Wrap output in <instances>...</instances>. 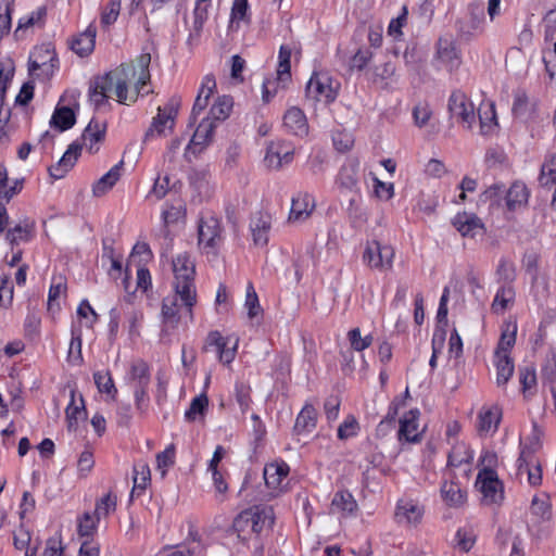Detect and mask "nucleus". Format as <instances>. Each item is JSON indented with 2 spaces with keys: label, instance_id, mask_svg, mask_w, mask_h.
<instances>
[{
  "label": "nucleus",
  "instance_id": "1",
  "mask_svg": "<svg viewBox=\"0 0 556 556\" xmlns=\"http://www.w3.org/2000/svg\"><path fill=\"white\" fill-rule=\"evenodd\" d=\"M150 62L151 55L144 53L138 58L139 72L134 64H121L115 70L98 77L91 90V97L96 103L102 104L112 98L121 104L130 105L139 97L153 93V89L147 88L151 83Z\"/></svg>",
  "mask_w": 556,
  "mask_h": 556
},
{
  "label": "nucleus",
  "instance_id": "2",
  "mask_svg": "<svg viewBox=\"0 0 556 556\" xmlns=\"http://www.w3.org/2000/svg\"><path fill=\"white\" fill-rule=\"evenodd\" d=\"M275 522L274 509L258 504L241 510L231 525L236 534L233 549L238 556H264L265 544L262 533L265 527L271 528Z\"/></svg>",
  "mask_w": 556,
  "mask_h": 556
},
{
  "label": "nucleus",
  "instance_id": "3",
  "mask_svg": "<svg viewBox=\"0 0 556 556\" xmlns=\"http://www.w3.org/2000/svg\"><path fill=\"white\" fill-rule=\"evenodd\" d=\"M174 279L172 282L181 301V306L188 314L190 323L194 321V307L198 304V291L195 286V265L188 252L177 254L173 261Z\"/></svg>",
  "mask_w": 556,
  "mask_h": 556
},
{
  "label": "nucleus",
  "instance_id": "4",
  "mask_svg": "<svg viewBox=\"0 0 556 556\" xmlns=\"http://www.w3.org/2000/svg\"><path fill=\"white\" fill-rule=\"evenodd\" d=\"M180 100L170 98L164 106H159L156 115L152 117L149 128L146 130L142 143L148 144L160 137H166L174 129Z\"/></svg>",
  "mask_w": 556,
  "mask_h": 556
},
{
  "label": "nucleus",
  "instance_id": "5",
  "mask_svg": "<svg viewBox=\"0 0 556 556\" xmlns=\"http://www.w3.org/2000/svg\"><path fill=\"white\" fill-rule=\"evenodd\" d=\"M341 84L328 72H313L305 87V96L314 102L331 104L339 96Z\"/></svg>",
  "mask_w": 556,
  "mask_h": 556
},
{
  "label": "nucleus",
  "instance_id": "6",
  "mask_svg": "<svg viewBox=\"0 0 556 556\" xmlns=\"http://www.w3.org/2000/svg\"><path fill=\"white\" fill-rule=\"evenodd\" d=\"M198 241L206 255L217 256L224 242L220 219L212 214L202 216L198 224Z\"/></svg>",
  "mask_w": 556,
  "mask_h": 556
},
{
  "label": "nucleus",
  "instance_id": "7",
  "mask_svg": "<svg viewBox=\"0 0 556 556\" xmlns=\"http://www.w3.org/2000/svg\"><path fill=\"white\" fill-rule=\"evenodd\" d=\"M394 258L395 250L391 244H383L376 239L366 241L362 261L369 269L389 271L393 268Z\"/></svg>",
  "mask_w": 556,
  "mask_h": 556
},
{
  "label": "nucleus",
  "instance_id": "8",
  "mask_svg": "<svg viewBox=\"0 0 556 556\" xmlns=\"http://www.w3.org/2000/svg\"><path fill=\"white\" fill-rule=\"evenodd\" d=\"M452 118L467 129H471L476 122V111L471 99L460 89L453 90L447 101Z\"/></svg>",
  "mask_w": 556,
  "mask_h": 556
},
{
  "label": "nucleus",
  "instance_id": "9",
  "mask_svg": "<svg viewBox=\"0 0 556 556\" xmlns=\"http://www.w3.org/2000/svg\"><path fill=\"white\" fill-rule=\"evenodd\" d=\"M485 505L500 504L504 498V488L497 472L489 467L482 468L476 481Z\"/></svg>",
  "mask_w": 556,
  "mask_h": 556
},
{
  "label": "nucleus",
  "instance_id": "10",
  "mask_svg": "<svg viewBox=\"0 0 556 556\" xmlns=\"http://www.w3.org/2000/svg\"><path fill=\"white\" fill-rule=\"evenodd\" d=\"M541 447L542 442L540 438V431L536 424H534L531 434L520 440L519 456L516 462L517 475H522L525 467L538 464V462H540L538 453Z\"/></svg>",
  "mask_w": 556,
  "mask_h": 556
},
{
  "label": "nucleus",
  "instance_id": "11",
  "mask_svg": "<svg viewBox=\"0 0 556 556\" xmlns=\"http://www.w3.org/2000/svg\"><path fill=\"white\" fill-rule=\"evenodd\" d=\"M182 314L188 317V314L181 306L180 296L175 291L174 294L165 296L161 305L162 332L170 333L177 329Z\"/></svg>",
  "mask_w": 556,
  "mask_h": 556
},
{
  "label": "nucleus",
  "instance_id": "12",
  "mask_svg": "<svg viewBox=\"0 0 556 556\" xmlns=\"http://www.w3.org/2000/svg\"><path fill=\"white\" fill-rule=\"evenodd\" d=\"M433 60L451 73L456 71L462 63L456 41L452 37H440L435 43Z\"/></svg>",
  "mask_w": 556,
  "mask_h": 556
},
{
  "label": "nucleus",
  "instance_id": "13",
  "mask_svg": "<svg viewBox=\"0 0 556 556\" xmlns=\"http://www.w3.org/2000/svg\"><path fill=\"white\" fill-rule=\"evenodd\" d=\"M451 224L464 238L473 239L479 235H484L486 231L482 219L471 212L463 211L456 213L452 218Z\"/></svg>",
  "mask_w": 556,
  "mask_h": 556
},
{
  "label": "nucleus",
  "instance_id": "14",
  "mask_svg": "<svg viewBox=\"0 0 556 556\" xmlns=\"http://www.w3.org/2000/svg\"><path fill=\"white\" fill-rule=\"evenodd\" d=\"M420 410L418 408L405 412L399 420L397 440L401 443H419L422 432L419 431Z\"/></svg>",
  "mask_w": 556,
  "mask_h": 556
},
{
  "label": "nucleus",
  "instance_id": "15",
  "mask_svg": "<svg viewBox=\"0 0 556 556\" xmlns=\"http://www.w3.org/2000/svg\"><path fill=\"white\" fill-rule=\"evenodd\" d=\"M216 124L210 118H203L195 128L193 136L186 148L185 156L191 161V155L197 157L211 142Z\"/></svg>",
  "mask_w": 556,
  "mask_h": 556
},
{
  "label": "nucleus",
  "instance_id": "16",
  "mask_svg": "<svg viewBox=\"0 0 556 556\" xmlns=\"http://www.w3.org/2000/svg\"><path fill=\"white\" fill-rule=\"evenodd\" d=\"M227 343L228 338L223 337L218 330H212L206 336L203 350L208 351L210 348H215L218 361L224 365H229L236 358L238 350V340L236 341L235 345L230 349L227 348Z\"/></svg>",
  "mask_w": 556,
  "mask_h": 556
},
{
  "label": "nucleus",
  "instance_id": "17",
  "mask_svg": "<svg viewBox=\"0 0 556 556\" xmlns=\"http://www.w3.org/2000/svg\"><path fill=\"white\" fill-rule=\"evenodd\" d=\"M316 207L315 198L307 192H299L291 200L288 220L303 223L311 217Z\"/></svg>",
  "mask_w": 556,
  "mask_h": 556
},
{
  "label": "nucleus",
  "instance_id": "18",
  "mask_svg": "<svg viewBox=\"0 0 556 556\" xmlns=\"http://www.w3.org/2000/svg\"><path fill=\"white\" fill-rule=\"evenodd\" d=\"M502 408L496 404L482 406L477 418L479 434L488 435L495 433L502 420Z\"/></svg>",
  "mask_w": 556,
  "mask_h": 556
},
{
  "label": "nucleus",
  "instance_id": "19",
  "mask_svg": "<svg viewBox=\"0 0 556 556\" xmlns=\"http://www.w3.org/2000/svg\"><path fill=\"white\" fill-rule=\"evenodd\" d=\"M294 149L285 142H271L266 151L265 162L269 168L279 169L293 160Z\"/></svg>",
  "mask_w": 556,
  "mask_h": 556
},
{
  "label": "nucleus",
  "instance_id": "20",
  "mask_svg": "<svg viewBox=\"0 0 556 556\" xmlns=\"http://www.w3.org/2000/svg\"><path fill=\"white\" fill-rule=\"evenodd\" d=\"M358 511V504L354 495L346 489L338 490L330 503V513L339 514L342 518L354 517Z\"/></svg>",
  "mask_w": 556,
  "mask_h": 556
},
{
  "label": "nucleus",
  "instance_id": "21",
  "mask_svg": "<svg viewBox=\"0 0 556 556\" xmlns=\"http://www.w3.org/2000/svg\"><path fill=\"white\" fill-rule=\"evenodd\" d=\"M271 229V215L266 212H257L250 222V230L255 245L265 247L269 240Z\"/></svg>",
  "mask_w": 556,
  "mask_h": 556
},
{
  "label": "nucleus",
  "instance_id": "22",
  "mask_svg": "<svg viewBox=\"0 0 556 556\" xmlns=\"http://www.w3.org/2000/svg\"><path fill=\"white\" fill-rule=\"evenodd\" d=\"M80 152L81 146L78 143V141L71 143L59 162L49 167L51 177L54 179L63 178L73 168L78 160Z\"/></svg>",
  "mask_w": 556,
  "mask_h": 556
},
{
  "label": "nucleus",
  "instance_id": "23",
  "mask_svg": "<svg viewBox=\"0 0 556 556\" xmlns=\"http://www.w3.org/2000/svg\"><path fill=\"white\" fill-rule=\"evenodd\" d=\"M97 28L90 24L83 33L74 36L70 41L71 50L80 58L89 56L96 47Z\"/></svg>",
  "mask_w": 556,
  "mask_h": 556
},
{
  "label": "nucleus",
  "instance_id": "24",
  "mask_svg": "<svg viewBox=\"0 0 556 556\" xmlns=\"http://www.w3.org/2000/svg\"><path fill=\"white\" fill-rule=\"evenodd\" d=\"M105 137V126L96 121H90L84 132L81 134L80 141L78 143L81 149L85 148L89 153H97L100 149V144Z\"/></svg>",
  "mask_w": 556,
  "mask_h": 556
},
{
  "label": "nucleus",
  "instance_id": "25",
  "mask_svg": "<svg viewBox=\"0 0 556 556\" xmlns=\"http://www.w3.org/2000/svg\"><path fill=\"white\" fill-rule=\"evenodd\" d=\"M317 409L312 403L305 402V404L296 415L293 425V433L296 435L308 434L317 427Z\"/></svg>",
  "mask_w": 556,
  "mask_h": 556
},
{
  "label": "nucleus",
  "instance_id": "26",
  "mask_svg": "<svg viewBox=\"0 0 556 556\" xmlns=\"http://www.w3.org/2000/svg\"><path fill=\"white\" fill-rule=\"evenodd\" d=\"M290 467L282 459L266 464L263 475L267 488L273 491L280 490L282 482L288 477Z\"/></svg>",
  "mask_w": 556,
  "mask_h": 556
},
{
  "label": "nucleus",
  "instance_id": "27",
  "mask_svg": "<svg viewBox=\"0 0 556 556\" xmlns=\"http://www.w3.org/2000/svg\"><path fill=\"white\" fill-rule=\"evenodd\" d=\"M424 507L413 500H400L396 504L395 518L397 522L417 525L424 516Z\"/></svg>",
  "mask_w": 556,
  "mask_h": 556
},
{
  "label": "nucleus",
  "instance_id": "28",
  "mask_svg": "<svg viewBox=\"0 0 556 556\" xmlns=\"http://www.w3.org/2000/svg\"><path fill=\"white\" fill-rule=\"evenodd\" d=\"M283 127L290 134L304 137L308 134V123L304 112L296 106H292L283 115Z\"/></svg>",
  "mask_w": 556,
  "mask_h": 556
},
{
  "label": "nucleus",
  "instance_id": "29",
  "mask_svg": "<svg viewBox=\"0 0 556 556\" xmlns=\"http://www.w3.org/2000/svg\"><path fill=\"white\" fill-rule=\"evenodd\" d=\"M359 162L357 160H348L340 168L336 184L339 188L354 191L358 188Z\"/></svg>",
  "mask_w": 556,
  "mask_h": 556
},
{
  "label": "nucleus",
  "instance_id": "30",
  "mask_svg": "<svg viewBox=\"0 0 556 556\" xmlns=\"http://www.w3.org/2000/svg\"><path fill=\"white\" fill-rule=\"evenodd\" d=\"M36 223L30 218H24L14 227L5 232V240L11 244H20L21 242H29L35 237Z\"/></svg>",
  "mask_w": 556,
  "mask_h": 556
},
{
  "label": "nucleus",
  "instance_id": "31",
  "mask_svg": "<svg viewBox=\"0 0 556 556\" xmlns=\"http://www.w3.org/2000/svg\"><path fill=\"white\" fill-rule=\"evenodd\" d=\"M443 502L454 508L463 507L467 502V491L456 481H444L440 489Z\"/></svg>",
  "mask_w": 556,
  "mask_h": 556
},
{
  "label": "nucleus",
  "instance_id": "32",
  "mask_svg": "<svg viewBox=\"0 0 556 556\" xmlns=\"http://www.w3.org/2000/svg\"><path fill=\"white\" fill-rule=\"evenodd\" d=\"M216 87L217 85L215 76L213 74H206L202 79L198 96L192 108L193 117L199 115L207 108L210 98L216 91Z\"/></svg>",
  "mask_w": 556,
  "mask_h": 556
},
{
  "label": "nucleus",
  "instance_id": "33",
  "mask_svg": "<svg viewBox=\"0 0 556 556\" xmlns=\"http://www.w3.org/2000/svg\"><path fill=\"white\" fill-rule=\"evenodd\" d=\"M24 188V178L10 179L5 165L0 164V201L10 202Z\"/></svg>",
  "mask_w": 556,
  "mask_h": 556
},
{
  "label": "nucleus",
  "instance_id": "34",
  "mask_svg": "<svg viewBox=\"0 0 556 556\" xmlns=\"http://www.w3.org/2000/svg\"><path fill=\"white\" fill-rule=\"evenodd\" d=\"M480 132L482 136H492L498 130V122L495 104L493 102L481 103L479 108Z\"/></svg>",
  "mask_w": 556,
  "mask_h": 556
},
{
  "label": "nucleus",
  "instance_id": "35",
  "mask_svg": "<svg viewBox=\"0 0 556 556\" xmlns=\"http://www.w3.org/2000/svg\"><path fill=\"white\" fill-rule=\"evenodd\" d=\"M530 191L526 184L522 181H515L506 191V207L508 211L514 212L518 208L525 207L528 204Z\"/></svg>",
  "mask_w": 556,
  "mask_h": 556
},
{
  "label": "nucleus",
  "instance_id": "36",
  "mask_svg": "<svg viewBox=\"0 0 556 556\" xmlns=\"http://www.w3.org/2000/svg\"><path fill=\"white\" fill-rule=\"evenodd\" d=\"M516 300V291L511 283L504 285L496 290L491 303V311L496 315H503L511 307Z\"/></svg>",
  "mask_w": 556,
  "mask_h": 556
},
{
  "label": "nucleus",
  "instance_id": "37",
  "mask_svg": "<svg viewBox=\"0 0 556 556\" xmlns=\"http://www.w3.org/2000/svg\"><path fill=\"white\" fill-rule=\"evenodd\" d=\"M517 323H505L502 326L500 340L494 350V355L511 356L510 353L517 340Z\"/></svg>",
  "mask_w": 556,
  "mask_h": 556
},
{
  "label": "nucleus",
  "instance_id": "38",
  "mask_svg": "<svg viewBox=\"0 0 556 556\" xmlns=\"http://www.w3.org/2000/svg\"><path fill=\"white\" fill-rule=\"evenodd\" d=\"M46 56H40V61L38 59H29L28 62V72L30 75H35L37 71H41V74L45 77L52 76L54 70L59 66V59L56 53L52 50L46 49Z\"/></svg>",
  "mask_w": 556,
  "mask_h": 556
},
{
  "label": "nucleus",
  "instance_id": "39",
  "mask_svg": "<svg viewBox=\"0 0 556 556\" xmlns=\"http://www.w3.org/2000/svg\"><path fill=\"white\" fill-rule=\"evenodd\" d=\"M134 476V485L130 492L131 497L141 496L147 490L148 485L151 482V471L150 467L146 462H138L134 465L132 468Z\"/></svg>",
  "mask_w": 556,
  "mask_h": 556
},
{
  "label": "nucleus",
  "instance_id": "40",
  "mask_svg": "<svg viewBox=\"0 0 556 556\" xmlns=\"http://www.w3.org/2000/svg\"><path fill=\"white\" fill-rule=\"evenodd\" d=\"M493 365L496 370V384L505 388L515 371V364L511 356L494 355Z\"/></svg>",
  "mask_w": 556,
  "mask_h": 556
},
{
  "label": "nucleus",
  "instance_id": "41",
  "mask_svg": "<svg viewBox=\"0 0 556 556\" xmlns=\"http://www.w3.org/2000/svg\"><path fill=\"white\" fill-rule=\"evenodd\" d=\"M473 460V452L465 442H456L447 455V467L458 468L462 465H470Z\"/></svg>",
  "mask_w": 556,
  "mask_h": 556
},
{
  "label": "nucleus",
  "instance_id": "42",
  "mask_svg": "<svg viewBox=\"0 0 556 556\" xmlns=\"http://www.w3.org/2000/svg\"><path fill=\"white\" fill-rule=\"evenodd\" d=\"M122 170V163L114 165L106 174L98 179L92 186V193L94 197H102L106 194L119 180Z\"/></svg>",
  "mask_w": 556,
  "mask_h": 556
},
{
  "label": "nucleus",
  "instance_id": "43",
  "mask_svg": "<svg viewBox=\"0 0 556 556\" xmlns=\"http://www.w3.org/2000/svg\"><path fill=\"white\" fill-rule=\"evenodd\" d=\"M76 117L74 111L68 106H56L51 119L50 126L59 131H65L75 125Z\"/></svg>",
  "mask_w": 556,
  "mask_h": 556
},
{
  "label": "nucleus",
  "instance_id": "44",
  "mask_svg": "<svg viewBox=\"0 0 556 556\" xmlns=\"http://www.w3.org/2000/svg\"><path fill=\"white\" fill-rule=\"evenodd\" d=\"M232 106V97L226 94L219 96L211 106L208 116L206 118H210V121H212L214 124L216 122H223L229 117Z\"/></svg>",
  "mask_w": 556,
  "mask_h": 556
},
{
  "label": "nucleus",
  "instance_id": "45",
  "mask_svg": "<svg viewBox=\"0 0 556 556\" xmlns=\"http://www.w3.org/2000/svg\"><path fill=\"white\" fill-rule=\"evenodd\" d=\"M93 380L100 393L105 394L108 400H116L118 391L109 370L93 372Z\"/></svg>",
  "mask_w": 556,
  "mask_h": 556
},
{
  "label": "nucleus",
  "instance_id": "46",
  "mask_svg": "<svg viewBox=\"0 0 556 556\" xmlns=\"http://www.w3.org/2000/svg\"><path fill=\"white\" fill-rule=\"evenodd\" d=\"M291 47L281 45L278 52L277 80L287 83L291 79Z\"/></svg>",
  "mask_w": 556,
  "mask_h": 556
},
{
  "label": "nucleus",
  "instance_id": "47",
  "mask_svg": "<svg viewBox=\"0 0 556 556\" xmlns=\"http://www.w3.org/2000/svg\"><path fill=\"white\" fill-rule=\"evenodd\" d=\"M67 282L66 278L62 275L53 276L48 292V309L60 308L59 299L66 294Z\"/></svg>",
  "mask_w": 556,
  "mask_h": 556
},
{
  "label": "nucleus",
  "instance_id": "48",
  "mask_svg": "<svg viewBox=\"0 0 556 556\" xmlns=\"http://www.w3.org/2000/svg\"><path fill=\"white\" fill-rule=\"evenodd\" d=\"M86 413L83 395H79V404L76 403V391L71 390V401L65 408L68 428H76L78 419Z\"/></svg>",
  "mask_w": 556,
  "mask_h": 556
},
{
  "label": "nucleus",
  "instance_id": "49",
  "mask_svg": "<svg viewBox=\"0 0 556 556\" xmlns=\"http://www.w3.org/2000/svg\"><path fill=\"white\" fill-rule=\"evenodd\" d=\"M540 185L544 188L556 186V154L548 155L541 166Z\"/></svg>",
  "mask_w": 556,
  "mask_h": 556
},
{
  "label": "nucleus",
  "instance_id": "50",
  "mask_svg": "<svg viewBox=\"0 0 556 556\" xmlns=\"http://www.w3.org/2000/svg\"><path fill=\"white\" fill-rule=\"evenodd\" d=\"M99 519L92 513H84L77 520V533L80 538L92 539L99 527Z\"/></svg>",
  "mask_w": 556,
  "mask_h": 556
},
{
  "label": "nucleus",
  "instance_id": "51",
  "mask_svg": "<svg viewBox=\"0 0 556 556\" xmlns=\"http://www.w3.org/2000/svg\"><path fill=\"white\" fill-rule=\"evenodd\" d=\"M208 408V397L205 392L192 399L189 407L185 412V419L189 422L197 420L199 416H204Z\"/></svg>",
  "mask_w": 556,
  "mask_h": 556
},
{
  "label": "nucleus",
  "instance_id": "52",
  "mask_svg": "<svg viewBox=\"0 0 556 556\" xmlns=\"http://www.w3.org/2000/svg\"><path fill=\"white\" fill-rule=\"evenodd\" d=\"M244 307L249 319H254L255 317L263 315V308L260 304L258 295L251 281L247 285Z\"/></svg>",
  "mask_w": 556,
  "mask_h": 556
},
{
  "label": "nucleus",
  "instance_id": "53",
  "mask_svg": "<svg viewBox=\"0 0 556 556\" xmlns=\"http://www.w3.org/2000/svg\"><path fill=\"white\" fill-rule=\"evenodd\" d=\"M122 0H109L102 8L100 15V24L102 28H109L116 21L121 12Z\"/></svg>",
  "mask_w": 556,
  "mask_h": 556
},
{
  "label": "nucleus",
  "instance_id": "54",
  "mask_svg": "<svg viewBox=\"0 0 556 556\" xmlns=\"http://www.w3.org/2000/svg\"><path fill=\"white\" fill-rule=\"evenodd\" d=\"M129 375L130 378L137 382V386L149 387L151 380V371L147 362L139 359L132 363Z\"/></svg>",
  "mask_w": 556,
  "mask_h": 556
},
{
  "label": "nucleus",
  "instance_id": "55",
  "mask_svg": "<svg viewBox=\"0 0 556 556\" xmlns=\"http://www.w3.org/2000/svg\"><path fill=\"white\" fill-rule=\"evenodd\" d=\"M361 426L357 418L350 414L338 427L337 437L341 441H345L350 438H354L359 433Z\"/></svg>",
  "mask_w": 556,
  "mask_h": 556
},
{
  "label": "nucleus",
  "instance_id": "56",
  "mask_svg": "<svg viewBox=\"0 0 556 556\" xmlns=\"http://www.w3.org/2000/svg\"><path fill=\"white\" fill-rule=\"evenodd\" d=\"M34 542L31 530L24 522H21L13 531V545L15 549L23 551L31 547Z\"/></svg>",
  "mask_w": 556,
  "mask_h": 556
},
{
  "label": "nucleus",
  "instance_id": "57",
  "mask_svg": "<svg viewBox=\"0 0 556 556\" xmlns=\"http://www.w3.org/2000/svg\"><path fill=\"white\" fill-rule=\"evenodd\" d=\"M116 509V496L106 493L96 502L94 511L92 513L99 520L109 517Z\"/></svg>",
  "mask_w": 556,
  "mask_h": 556
},
{
  "label": "nucleus",
  "instance_id": "58",
  "mask_svg": "<svg viewBox=\"0 0 556 556\" xmlns=\"http://www.w3.org/2000/svg\"><path fill=\"white\" fill-rule=\"evenodd\" d=\"M251 392H252V389L249 383H247L244 381H236L235 397H236V401L239 404V407L243 414L247 413L251 407V403H252Z\"/></svg>",
  "mask_w": 556,
  "mask_h": 556
},
{
  "label": "nucleus",
  "instance_id": "59",
  "mask_svg": "<svg viewBox=\"0 0 556 556\" xmlns=\"http://www.w3.org/2000/svg\"><path fill=\"white\" fill-rule=\"evenodd\" d=\"M41 331V317L35 311H29L24 320V334L29 340L39 338Z\"/></svg>",
  "mask_w": 556,
  "mask_h": 556
},
{
  "label": "nucleus",
  "instance_id": "60",
  "mask_svg": "<svg viewBox=\"0 0 556 556\" xmlns=\"http://www.w3.org/2000/svg\"><path fill=\"white\" fill-rule=\"evenodd\" d=\"M176 447L172 443L165 447L164 451L156 454V469L161 471L164 477L169 467L175 464Z\"/></svg>",
  "mask_w": 556,
  "mask_h": 556
},
{
  "label": "nucleus",
  "instance_id": "61",
  "mask_svg": "<svg viewBox=\"0 0 556 556\" xmlns=\"http://www.w3.org/2000/svg\"><path fill=\"white\" fill-rule=\"evenodd\" d=\"M185 214L186 208L180 200L177 202V204L165 203L162 211V220L165 226H168L178 222V219L182 218Z\"/></svg>",
  "mask_w": 556,
  "mask_h": 556
},
{
  "label": "nucleus",
  "instance_id": "62",
  "mask_svg": "<svg viewBox=\"0 0 556 556\" xmlns=\"http://www.w3.org/2000/svg\"><path fill=\"white\" fill-rule=\"evenodd\" d=\"M476 534L471 528H459L455 534L457 547L463 552H469L476 544Z\"/></svg>",
  "mask_w": 556,
  "mask_h": 556
},
{
  "label": "nucleus",
  "instance_id": "63",
  "mask_svg": "<svg viewBox=\"0 0 556 556\" xmlns=\"http://www.w3.org/2000/svg\"><path fill=\"white\" fill-rule=\"evenodd\" d=\"M407 397H409L408 388H406L404 394L394 396L388 406L387 414L384 416V419L381 421V424H383L384 421H387L389 424L394 422L399 415L400 409L406 405Z\"/></svg>",
  "mask_w": 556,
  "mask_h": 556
},
{
  "label": "nucleus",
  "instance_id": "64",
  "mask_svg": "<svg viewBox=\"0 0 556 556\" xmlns=\"http://www.w3.org/2000/svg\"><path fill=\"white\" fill-rule=\"evenodd\" d=\"M14 288L9 275L0 276V308H8L13 301Z\"/></svg>",
  "mask_w": 556,
  "mask_h": 556
}]
</instances>
